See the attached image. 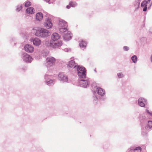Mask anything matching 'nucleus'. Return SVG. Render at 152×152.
Here are the masks:
<instances>
[{
    "instance_id": "nucleus-1",
    "label": "nucleus",
    "mask_w": 152,
    "mask_h": 152,
    "mask_svg": "<svg viewBox=\"0 0 152 152\" xmlns=\"http://www.w3.org/2000/svg\"><path fill=\"white\" fill-rule=\"evenodd\" d=\"M139 120L141 126H143L147 124V125L145 126V129L147 130L152 128V121L148 120V118L146 115L143 114L140 115Z\"/></svg>"
},
{
    "instance_id": "nucleus-4",
    "label": "nucleus",
    "mask_w": 152,
    "mask_h": 152,
    "mask_svg": "<svg viewBox=\"0 0 152 152\" xmlns=\"http://www.w3.org/2000/svg\"><path fill=\"white\" fill-rule=\"evenodd\" d=\"M58 25L59 31L61 32H64L68 30L67 29V23L64 20L59 19Z\"/></svg>"
},
{
    "instance_id": "nucleus-17",
    "label": "nucleus",
    "mask_w": 152,
    "mask_h": 152,
    "mask_svg": "<svg viewBox=\"0 0 152 152\" xmlns=\"http://www.w3.org/2000/svg\"><path fill=\"white\" fill-rule=\"evenodd\" d=\"M62 44V42L61 41H58L57 43H52L51 42L50 43V46L53 47V48H58L60 47Z\"/></svg>"
},
{
    "instance_id": "nucleus-46",
    "label": "nucleus",
    "mask_w": 152,
    "mask_h": 152,
    "mask_svg": "<svg viewBox=\"0 0 152 152\" xmlns=\"http://www.w3.org/2000/svg\"><path fill=\"white\" fill-rule=\"evenodd\" d=\"M151 0H150V1H151Z\"/></svg>"
},
{
    "instance_id": "nucleus-30",
    "label": "nucleus",
    "mask_w": 152,
    "mask_h": 152,
    "mask_svg": "<svg viewBox=\"0 0 152 152\" xmlns=\"http://www.w3.org/2000/svg\"><path fill=\"white\" fill-rule=\"evenodd\" d=\"M146 112L150 116H152V111H150L149 110L146 109Z\"/></svg>"
},
{
    "instance_id": "nucleus-15",
    "label": "nucleus",
    "mask_w": 152,
    "mask_h": 152,
    "mask_svg": "<svg viewBox=\"0 0 152 152\" xmlns=\"http://www.w3.org/2000/svg\"><path fill=\"white\" fill-rule=\"evenodd\" d=\"M72 37L71 32L69 31L67 32L66 34H65L64 36V40L66 41H68L72 39Z\"/></svg>"
},
{
    "instance_id": "nucleus-21",
    "label": "nucleus",
    "mask_w": 152,
    "mask_h": 152,
    "mask_svg": "<svg viewBox=\"0 0 152 152\" xmlns=\"http://www.w3.org/2000/svg\"><path fill=\"white\" fill-rule=\"evenodd\" d=\"M35 10L32 7L28 8L26 10V12L28 14H33L34 13Z\"/></svg>"
},
{
    "instance_id": "nucleus-35",
    "label": "nucleus",
    "mask_w": 152,
    "mask_h": 152,
    "mask_svg": "<svg viewBox=\"0 0 152 152\" xmlns=\"http://www.w3.org/2000/svg\"><path fill=\"white\" fill-rule=\"evenodd\" d=\"M142 134L143 136H146L147 135V132H144L143 131L142 132Z\"/></svg>"
},
{
    "instance_id": "nucleus-9",
    "label": "nucleus",
    "mask_w": 152,
    "mask_h": 152,
    "mask_svg": "<svg viewBox=\"0 0 152 152\" xmlns=\"http://www.w3.org/2000/svg\"><path fill=\"white\" fill-rule=\"evenodd\" d=\"M50 75H45V82L49 86H52L55 83V80L50 78Z\"/></svg>"
},
{
    "instance_id": "nucleus-23",
    "label": "nucleus",
    "mask_w": 152,
    "mask_h": 152,
    "mask_svg": "<svg viewBox=\"0 0 152 152\" xmlns=\"http://www.w3.org/2000/svg\"><path fill=\"white\" fill-rule=\"evenodd\" d=\"M69 5L71 7H75L77 5V4L75 1H70L69 3Z\"/></svg>"
},
{
    "instance_id": "nucleus-8",
    "label": "nucleus",
    "mask_w": 152,
    "mask_h": 152,
    "mask_svg": "<svg viewBox=\"0 0 152 152\" xmlns=\"http://www.w3.org/2000/svg\"><path fill=\"white\" fill-rule=\"evenodd\" d=\"M56 61L55 58L52 57H48L46 59L45 65L47 67L52 66L55 63Z\"/></svg>"
},
{
    "instance_id": "nucleus-22",
    "label": "nucleus",
    "mask_w": 152,
    "mask_h": 152,
    "mask_svg": "<svg viewBox=\"0 0 152 152\" xmlns=\"http://www.w3.org/2000/svg\"><path fill=\"white\" fill-rule=\"evenodd\" d=\"M43 17V16L42 13L38 12L36 14V18L37 20H40L42 19Z\"/></svg>"
},
{
    "instance_id": "nucleus-27",
    "label": "nucleus",
    "mask_w": 152,
    "mask_h": 152,
    "mask_svg": "<svg viewBox=\"0 0 152 152\" xmlns=\"http://www.w3.org/2000/svg\"><path fill=\"white\" fill-rule=\"evenodd\" d=\"M31 5V3L29 1H27L26 2L25 4V6L26 7H28L30 6Z\"/></svg>"
},
{
    "instance_id": "nucleus-7",
    "label": "nucleus",
    "mask_w": 152,
    "mask_h": 152,
    "mask_svg": "<svg viewBox=\"0 0 152 152\" xmlns=\"http://www.w3.org/2000/svg\"><path fill=\"white\" fill-rule=\"evenodd\" d=\"M58 79L62 83H68V76L64 73L61 72L58 75Z\"/></svg>"
},
{
    "instance_id": "nucleus-45",
    "label": "nucleus",
    "mask_w": 152,
    "mask_h": 152,
    "mask_svg": "<svg viewBox=\"0 0 152 152\" xmlns=\"http://www.w3.org/2000/svg\"><path fill=\"white\" fill-rule=\"evenodd\" d=\"M94 71H95V72H96V70H95H95H94Z\"/></svg>"
},
{
    "instance_id": "nucleus-12",
    "label": "nucleus",
    "mask_w": 152,
    "mask_h": 152,
    "mask_svg": "<svg viewBox=\"0 0 152 152\" xmlns=\"http://www.w3.org/2000/svg\"><path fill=\"white\" fill-rule=\"evenodd\" d=\"M24 50L28 53H32L34 50L33 47L31 45L26 44L24 47Z\"/></svg>"
},
{
    "instance_id": "nucleus-5",
    "label": "nucleus",
    "mask_w": 152,
    "mask_h": 152,
    "mask_svg": "<svg viewBox=\"0 0 152 152\" xmlns=\"http://www.w3.org/2000/svg\"><path fill=\"white\" fill-rule=\"evenodd\" d=\"M79 84L80 86L84 88H87L89 86L90 79L86 78V77L84 78H80Z\"/></svg>"
},
{
    "instance_id": "nucleus-25",
    "label": "nucleus",
    "mask_w": 152,
    "mask_h": 152,
    "mask_svg": "<svg viewBox=\"0 0 152 152\" xmlns=\"http://www.w3.org/2000/svg\"><path fill=\"white\" fill-rule=\"evenodd\" d=\"M131 59L134 63H135L137 61V56L135 55H134L131 57Z\"/></svg>"
},
{
    "instance_id": "nucleus-26",
    "label": "nucleus",
    "mask_w": 152,
    "mask_h": 152,
    "mask_svg": "<svg viewBox=\"0 0 152 152\" xmlns=\"http://www.w3.org/2000/svg\"><path fill=\"white\" fill-rule=\"evenodd\" d=\"M98 98L97 96L94 95L93 97L94 102L95 103H97V102L98 101Z\"/></svg>"
},
{
    "instance_id": "nucleus-43",
    "label": "nucleus",
    "mask_w": 152,
    "mask_h": 152,
    "mask_svg": "<svg viewBox=\"0 0 152 152\" xmlns=\"http://www.w3.org/2000/svg\"><path fill=\"white\" fill-rule=\"evenodd\" d=\"M150 59H151V61L152 63V54L151 55Z\"/></svg>"
},
{
    "instance_id": "nucleus-38",
    "label": "nucleus",
    "mask_w": 152,
    "mask_h": 152,
    "mask_svg": "<svg viewBox=\"0 0 152 152\" xmlns=\"http://www.w3.org/2000/svg\"><path fill=\"white\" fill-rule=\"evenodd\" d=\"M145 1V2H146V3L148 4L149 3H150V0H145V1Z\"/></svg>"
},
{
    "instance_id": "nucleus-3",
    "label": "nucleus",
    "mask_w": 152,
    "mask_h": 152,
    "mask_svg": "<svg viewBox=\"0 0 152 152\" xmlns=\"http://www.w3.org/2000/svg\"><path fill=\"white\" fill-rule=\"evenodd\" d=\"M80 78H84L86 77V68L84 67L78 65L75 69Z\"/></svg>"
},
{
    "instance_id": "nucleus-44",
    "label": "nucleus",
    "mask_w": 152,
    "mask_h": 152,
    "mask_svg": "<svg viewBox=\"0 0 152 152\" xmlns=\"http://www.w3.org/2000/svg\"><path fill=\"white\" fill-rule=\"evenodd\" d=\"M151 4H152V3H151V4H150V6L149 7H148V9H150V7H151Z\"/></svg>"
},
{
    "instance_id": "nucleus-36",
    "label": "nucleus",
    "mask_w": 152,
    "mask_h": 152,
    "mask_svg": "<svg viewBox=\"0 0 152 152\" xmlns=\"http://www.w3.org/2000/svg\"><path fill=\"white\" fill-rule=\"evenodd\" d=\"M42 55L43 56H46L48 55V52H45V51H44V53H42Z\"/></svg>"
},
{
    "instance_id": "nucleus-29",
    "label": "nucleus",
    "mask_w": 152,
    "mask_h": 152,
    "mask_svg": "<svg viewBox=\"0 0 152 152\" xmlns=\"http://www.w3.org/2000/svg\"><path fill=\"white\" fill-rule=\"evenodd\" d=\"M134 147H131L130 148L128 149L126 152H133Z\"/></svg>"
},
{
    "instance_id": "nucleus-11",
    "label": "nucleus",
    "mask_w": 152,
    "mask_h": 152,
    "mask_svg": "<svg viewBox=\"0 0 152 152\" xmlns=\"http://www.w3.org/2000/svg\"><path fill=\"white\" fill-rule=\"evenodd\" d=\"M147 103V100L144 98H140L138 100V104L141 107H145Z\"/></svg>"
},
{
    "instance_id": "nucleus-40",
    "label": "nucleus",
    "mask_w": 152,
    "mask_h": 152,
    "mask_svg": "<svg viewBox=\"0 0 152 152\" xmlns=\"http://www.w3.org/2000/svg\"><path fill=\"white\" fill-rule=\"evenodd\" d=\"M70 7H71V6H70V5L69 4V5H67V6H66V8L67 9H69V8H70Z\"/></svg>"
},
{
    "instance_id": "nucleus-28",
    "label": "nucleus",
    "mask_w": 152,
    "mask_h": 152,
    "mask_svg": "<svg viewBox=\"0 0 152 152\" xmlns=\"http://www.w3.org/2000/svg\"><path fill=\"white\" fill-rule=\"evenodd\" d=\"M22 6H23L22 4H21L20 6H19V5L17 7V8L16 9V11L18 12L20 11L22 7Z\"/></svg>"
},
{
    "instance_id": "nucleus-18",
    "label": "nucleus",
    "mask_w": 152,
    "mask_h": 152,
    "mask_svg": "<svg viewBox=\"0 0 152 152\" xmlns=\"http://www.w3.org/2000/svg\"><path fill=\"white\" fill-rule=\"evenodd\" d=\"M60 37V36L57 33H54L51 36V39L53 41L57 40Z\"/></svg>"
},
{
    "instance_id": "nucleus-41",
    "label": "nucleus",
    "mask_w": 152,
    "mask_h": 152,
    "mask_svg": "<svg viewBox=\"0 0 152 152\" xmlns=\"http://www.w3.org/2000/svg\"><path fill=\"white\" fill-rule=\"evenodd\" d=\"M23 69L24 71L26 70L27 69V68L25 66L23 68Z\"/></svg>"
},
{
    "instance_id": "nucleus-24",
    "label": "nucleus",
    "mask_w": 152,
    "mask_h": 152,
    "mask_svg": "<svg viewBox=\"0 0 152 152\" xmlns=\"http://www.w3.org/2000/svg\"><path fill=\"white\" fill-rule=\"evenodd\" d=\"M141 148L140 147H134L133 152H141Z\"/></svg>"
},
{
    "instance_id": "nucleus-2",
    "label": "nucleus",
    "mask_w": 152,
    "mask_h": 152,
    "mask_svg": "<svg viewBox=\"0 0 152 152\" xmlns=\"http://www.w3.org/2000/svg\"><path fill=\"white\" fill-rule=\"evenodd\" d=\"M50 34V32L47 29L41 28L36 31L35 35L39 37L45 38L48 37Z\"/></svg>"
},
{
    "instance_id": "nucleus-33",
    "label": "nucleus",
    "mask_w": 152,
    "mask_h": 152,
    "mask_svg": "<svg viewBox=\"0 0 152 152\" xmlns=\"http://www.w3.org/2000/svg\"><path fill=\"white\" fill-rule=\"evenodd\" d=\"M117 75L119 78H121L124 76L123 74L121 73H118L117 74Z\"/></svg>"
},
{
    "instance_id": "nucleus-42",
    "label": "nucleus",
    "mask_w": 152,
    "mask_h": 152,
    "mask_svg": "<svg viewBox=\"0 0 152 152\" xmlns=\"http://www.w3.org/2000/svg\"><path fill=\"white\" fill-rule=\"evenodd\" d=\"M149 31L151 33H152V27L150 28Z\"/></svg>"
},
{
    "instance_id": "nucleus-10",
    "label": "nucleus",
    "mask_w": 152,
    "mask_h": 152,
    "mask_svg": "<svg viewBox=\"0 0 152 152\" xmlns=\"http://www.w3.org/2000/svg\"><path fill=\"white\" fill-rule=\"evenodd\" d=\"M43 25L46 28L49 29L52 28L53 26V24L51 21L50 19L47 18L45 19V22L43 24Z\"/></svg>"
},
{
    "instance_id": "nucleus-39",
    "label": "nucleus",
    "mask_w": 152,
    "mask_h": 152,
    "mask_svg": "<svg viewBox=\"0 0 152 152\" xmlns=\"http://www.w3.org/2000/svg\"><path fill=\"white\" fill-rule=\"evenodd\" d=\"M44 1H46V2L48 3L49 4H50V0H43Z\"/></svg>"
},
{
    "instance_id": "nucleus-6",
    "label": "nucleus",
    "mask_w": 152,
    "mask_h": 152,
    "mask_svg": "<svg viewBox=\"0 0 152 152\" xmlns=\"http://www.w3.org/2000/svg\"><path fill=\"white\" fill-rule=\"evenodd\" d=\"M21 57L23 61L27 63H30L33 60L32 57L26 53H22Z\"/></svg>"
},
{
    "instance_id": "nucleus-32",
    "label": "nucleus",
    "mask_w": 152,
    "mask_h": 152,
    "mask_svg": "<svg viewBox=\"0 0 152 152\" xmlns=\"http://www.w3.org/2000/svg\"><path fill=\"white\" fill-rule=\"evenodd\" d=\"M123 49L124 51H127L129 50V48L128 46H124L123 47Z\"/></svg>"
},
{
    "instance_id": "nucleus-37",
    "label": "nucleus",
    "mask_w": 152,
    "mask_h": 152,
    "mask_svg": "<svg viewBox=\"0 0 152 152\" xmlns=\"http://www.w3.org/2000/svg\"><path fill=\"white\" fill-rule=\"evenodd\" d=\"M144 8H143V11L144 12H145L147 9V6L144 7Z\"/></svg>"
},
{
    "instance_id": "nucleus-13",
    "label": "nucleus",
    "mask_w": 152,
    "mask_h": 152,
    "mask_svg": "<svg viewBox=\"0 0 152 152\" xmlns=\"http://www.w3.org/2000/svg\"><path fill=\"white\" fill-rule=\"evenodd\" d=\"M31 41L35 46H39L41 43V40L38 38H31Z\"/></svg>"
},
{
    "instance_id": "nucleus-19",
    "label": "nucleus",
    "mask_w": 152,
    "mask_h": 152,
    "mask_svg": "<svg viewBox=\"0 0 152 152\" xmlns=\"http://www.w3.org/2000/svg\"><path fill=\"white\" fill-rule=\"evenodd\" d=\"M87 43L85 41L80 40L79 43V45L81 49L84 50L86 48Z\"/></svg>"
},
{
    "instance_id": "nucleus-34",
    "label": "nucleus",
    "mask_w": 152,
    "mask_h": 152,
    "mask_svg": "<svg viewBox=\"0 0 152 152\" xmlns=\"http://www.w3.org/2000/svg\"><path fill=\"white\" fill-rule=\"evenodd\" d=\"M64 50L66 52H69L71 51V50L70 48H66L64 49Z\"/></svg>"
},
{
    "instance_id": "nucleus-16",
    "label": "nucleus",
    "mask_w": 152,
    "mask_h": 152,
    "mask_svg": "<svg viewBox=\"0 0 152 152\" xmlns=\"http://www.w3.org/2000/svg\"><path fill=\"white\" fill-rule=\"evenodd\" d=\"M96 92L98 95L101 96H104L105 94V90L100 87L96 88Z\"/></svg>"
},
{
    "instance_id": "nucleus-31",
    "label": "nucleus",
    "mask_w": 152,
    "mask_h": 152,
    "mask_svg": "<svg viewBox=\"0 0 152 152\" xmlns=\"http://www.w3.org/2000/svg\"><path fill=\"white\" fill-rule=\"evenodd\" d=\"M147 4L144 1H142L141 4V7H144L147 6Z\"/></svg>"
},
{
    "instance_id": "nucleus-20",
    "label": "nucleus",
    "mask_w": 152,
    "mask_h": 152,
    "mask_svg": "<svg viewBox=\"0 0 152 152\" xmlns=\"http://www.w3.org/2000/svg\"><path fill=\"white\" fill-rule=\"evenodd\" d=\"M141 1V0H135L133 3L134 6L135 7V10L138 9L140 6V2Z\"/></svg>"
},
{
    "instance_id": "nucleus-14",
    "label": "nucleus",
    "mask_w": 152,
    "mask_h": 152,
    "mask_svg": "<svg viewBox=\"0 0 152 152\" xmlns=\"http://www.w3.org/2000/svg\"><path fill=\"white\" fill-rule=\"evenodd\" d=\"M78 66L77 64L75 63V61L73 60H72L68 63V66L71 68H73L75 70L76 67Z\"/></svg>"
}]
</instances>
